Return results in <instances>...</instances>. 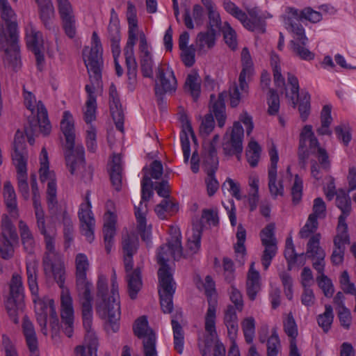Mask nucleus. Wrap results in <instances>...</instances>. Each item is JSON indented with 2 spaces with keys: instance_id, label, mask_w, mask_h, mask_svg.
<instances>
[{
  "instance_id": "nucleus-28",
  "label": "nucleus",
  "mask_w": 356,
  "mask_h": 356,
  "mask_svg": "<svg viewBox=\"0 0 356 356\" xmlns=\"http://www.w3.org/2000/svg\"><path fill=\"white\" fill-rule=\"evenodd\" d=\"M102 86L88 85L85 86L87 93V100L83 110V119L86 124L92 125L91 122L96 120L97 99L95 92Z\"/></svg>"
},
{
  "instance_id": "nucleus-24",
  "label": "nucleus",
  "mask_w": 356,
  "mask_h": 356,
  "mask_svg": "<svg viewBox=\"0 0 356 356\" xmlns=\"http://www.w3.org/2000/svg\"><path fill=\"white\" fill-rule=\"evenodd\" d=\"M0 13L6 24L10 41L16 43L19 35L16 14L8 0H0Z\"/></svg>"
},
{
  "instance_id": "nucleus-9",
  "label": "nucleus",
  "mask_w": 356,
  "mask_h": 356,
  "mask_svg": "<svg viewBox=\"0 0 356 356\" xmlns=\"http://www.w3.org/2000/svg\"><path fill=\"white\" fill-rule=\"evenodd\" d=\"M22 95L26 108L29 109L32 114H36L37 120L29 121L31 129L38 126L40 132L43 135H49L51 131V125L48 118L47 110L44 105L41 101H37L35 95L28 91L25 86H23Z\"/></svg>"
},
{
  "instance_id": "nucleus-39",
  "label": "nucleus",
  "mask_w": 356,
  "mask_h": 356,
  "mask_svg": "<svg viewBox=\"0 0 356 356\" xmlns=\"http://www.w3.org/2000/svg\"><path fill=\"white\" fill-rule=\"evenodd\" d=\"M122 158L120 154H114L111 164L110 178L113 187L118 191H120L122 188Z\"/></svg>"
},
{
  "instance_id": "nucleus-43",
  "label": "nucleus",
  "mask_w": 356,
  "mask_h": 356,
  "mask_svg": "<svg viewBox=\"0 0 356 356\" xmlns=\"http://www.w3.org/2000/svg\"><path fill=\"white\" fill-rule=\"evenodd\" d=\"M189 136H191L194 142H195L196 138L192 127L189 122H186L184 126L183 130L180 134L181 149L183 151L184 159L185 162L188 161L191 155Z\"/></svg>"
},
{
  "instance_id": "nucleus-18",
  "label": "nucleus",
  "mask_w": 356,
  "mask_h": 356,
  "mask_svg": "<svg viewBox=\"0 0 356 356\" xmlns=\"http://www.w3.org/2000/svg\"><path fill=\"white\" fill-rule=\"evenodd\" d=\"M155 94L161 97L165 93L175 92L177 86L172 69L166 63H161L156 69Z\"/></svg>"
},
{
  "instance_id": "nucleus-62",
  "label": "nucleus",
  "mask_w": 356,
  "mask_h": 356,
  "mask_svg": "<svg viewBox=\"0 0 356 356\" xmlns=\"http://www.w3.org/2000/svg\"><path fill=\"white\" fill-rule=\"evenodd\" d=\"M303 194V181L298 175H296L294 181L291 188V195L292 202L294 205L298 204L302 197Z\"/></svg>"
},
{
  "instance_id": "nucleus-38",
  "label": "nucleus",
  "mask_w": 356,
  "mask_h": 356,
  "mask_svg": "<svg viewBox=\"0 0 356 356\" xmlns=\"http://www.w3.org/2000/svg\"><path fill=\"white\" fill-rule=\"evenodd\" d=\"M218 160L216 158L213 159V163H204V170L207 172L205 183L207 185V191L209 196H213L219 188V183L216 179L215 172L218 169Z\"/></svg>"
},
{
  "instance_id": "nucleus-63",
  "label": "nucleus",
  "mask_w": 356,
  "mask_h": 356,
  "mask_svg": "<svg viewBox=\"0 0 356 356\" xmlns=\"http://www.w3.org/2000/svg\"><path fill=\"white\" fill-rule=\"evenodd\" d=\"M225 43L230 49L234 50L237 47V38L235 31L231 27L228 22H225L222 28Z\"/></svg>"
},
{
  "instance_id": "nucleus-16",
  "label": "nucleus",
  "mask_w": 356,
  "mask_h": 356,
  "mask_svg": "<svg viewBox=\"0 0 356 356\" xmlns=\"http://www.w3.org/2000/svg\"><path fill=\"white\" fill-rule=\"evenodd\" d=\"M40 168L39 170L40 179L42 182L48 181L47 190V200L49 209H53L57 204L56 183L55 174L49 170L48 153L43 147L40 155Z\"/></svg>"
},
{
  "instance_id": "nucleus-11",
  "label": "nucleus",
  "mask_w": 356,
  "mask_h": 356,
  "mask_svg": "<svg viewBox=\"0 0 356 356\" xmlns=\"http://www.w3.org/2000/svg\"><path fill=\"white\" fill-rule=\"evenodd\" d=\"M35 303V312L38 324L41 327V331L44 335L47 334V316L49 315L50 325L53 331L59 330V321L56 311L54 301L48 297L33 299Z\"/></svg>"
},
{
  "instance_id": "nucleus-3",
  "label": "nucleus",
  "mask_w": 356,
  "mask_h": 356,
  "mask_svg": "<svg viewBox=\"0 0 356 356\" xmlns=\"http://www.w3.org/2000/svg\"><path fill=\"white\" fill-rule=\"evenodd\" d=\"M43 266L46 274L51 273L59 287L60 293V316L63 325V332L71 337L74 330V307L70 290L65 286V270L61 258L49 260L43 259Z\"/></svg>"
},
{
  "instance_id": "nucleus-13",
  "label": "nucleus",
  "mask_w": 356,
  "mask_h": 356,
  "mask_svg": "<svg viewBox=\"0 0 356 356\" xmlns=\"http://www.w3.org/2000/svg\"><path fill=\"white\" fill-rule=\"evenodd\" d=\"M141 201L138 207H135V216L137 220V229L143 240L149 238V232L146 226L145 213L147 204L143 205V202H147L153 195L152 181L147 175H144L141 181Z\"/></svg>"
},
{
  "instance_id": "nucleus-26",
  "label": "nucleus",
  "mask_w": 356,
  "mask_h": 356,
  "mask_svg": "<svg viewBox=\"0 0 356 356\" xmlns=\"http://www.w3.org/2000/svg\"><path fill=\"white\" fill-rule=\"evenodd\" d=\"M103 236L105 250L109 254L114 245V237L116 234L117 214L108 211L103 217Z\"/></svg>"
},
{
  "instance_id": "nucleus-47",
  "label": "nucleus",
  "mask_w": 356,
  "mask_h": 356,
  "mask_svg": "<svg viewBox=\"0 0 356 356\" xmlns=\"http://www.w3.org/2000/svg\"><path fill=\"white\" fill-rule=\"evenodd\" d=\"M127 67V88L134 91L137 86L138 64L136 57H124Z\"/></svg>"
},
{
  "instance_id": "nucleus-6",
  "label": "nucleus",
  "mask_w": 356,
  "mask_h": 356,
  "mask_svg": "<svg viewBox=\"0 0 356 356\" xmlns=\"http://www.w3.org/2000/svg\"><path fill=\"white\" fill-rule=\"evenodd\" d=\"M309 150L316 156L321 168L325 170L330 168V163L327 151L319 146V143L314 136L312 125H305L300 135L298 156L303 167L309 158Z\"/></svg>"
},
{
  "instance_id": "nucleus-49",
  "label": "nucleus",
  "mask_w": 356,
  "mask_h": 356,
  "mask_svg": "<svg viewBox=\"0 0 356 356\" xmlns=\"http://www.w3.org/2000/svg\"><path fill=\"white\" fill-rule=\"evenodd\" d=\"M216 32L208 29L197 35L196 44L200 50L207 51L212 48L216 43Z\"/></svg>"
},
{
  "instance_id": "nucleus-23",
  "label": "nucleus",
  "mask_w": 356,
  "mask_h": 356,
  "mask_svg": "<svg viewBox=\"0 0 356 356\" xmlns=\"http://www.w3.org/2000/svg\"><path fill=\"white\" fill-rule=\"evenodd\" d=\"M139 62L142 74L144 77H153L154 60L151 51V47L147 42L144 32L139 34Z\"/></svg>"
},
{
  "instance_id": "nucleus-4",
  "label": "nucleus",
  "mask_w": 356,
  "mask_h": 356,
  "mask_svg": "<svg viewBox=\"0 0 356 356\" xmlns=\"http://www.w3.org/2000/svg\"><path fill=\"white\" fill-rule=\"evenodd\" d=\"M76 286L78 297L81 305L83 325L90 328L92 325V283L87 279V271L90 263L87 256L79 253L75 257Z\"/></svg>"
},
{
  "instance_id": "nucleus-14",
  "label": "nucleus",
  "mask_w": 356,
  "mask_h": 356,
  "mask_svg": "<svg viewBox=\"0 0 356 356\" xmlns=\"http://www.w3.org/2000/svg\"><path fill=\"white\" fill-rule=\"evenodd\" d=\"M204 287L208 300V308L204 317V328L205 331L213 338L216 335V320L218 300L215 282L211 276L207 275L205 277Z\"/></svg>"
},
{
  "instance_id": "nucleus-20",
  "label": "nucleus",
  "mask_w": 356,
  "mask_h": 356,
  "mask_svg": "<svg viewBox=\"0 0 356 356\" xmlns=\"http://www.w3.org/2000/svg\"><path fill=\"white\" fill-rule=\"evenodd\" d=\"M127 18L128 22V38L124 48V57H135L134 47L139 34L142 31H138V19L135 6L131 2H127Z\"/></svg>"
},
{
  "instance_id": "nucleus-31",
  "label": "nucleus",
  "mask_w": 356,
  "mask_h": 356,
  "mask_svg": "<svg viewBox=\"0 0 356 356\" xmlns=\"http://www.w3.org/2000/svg\"><path fill=\"white\" fill-rule=\"evenodd\" d=\"M86 334L84 339V344L77 346L75 349L76 356H97V339L95 333L90 328L84 327Z\"/></svg>"
},
{
  "instance_id": "nucleus-27",
  "label": "nucleus",
  "mask_w": 356,
  "mask_h": 356,
  "mask_svg": "<svg viewBox=\"0 0 356 356\" xmlns=\"http://www.w3.org/2000/svg\"><path fill=\"white\" fill-rule=\"evenodd\" d=\"M110 111L116 129L124 131V114L121 108L120 98L115 86L112 84L109 88Z\"/></svg>"
},
{
  "instance_id": "nucleus-34",
  "label": "nucleus",
  "mask_w": 356,
  "mask_h": 356,
  "mask_svg": "<svg viewBox=\"0 0 356 356\" xmlns=\"http://www.w3.org/2000/svg\"><path fill=\"white\" fill-rule=\"evenodd\" d=\"M349 243V237L347 229L338 230L334 239V249L331 255L333 264L339 265L342 263L344 257L345 245Z\"/></svg>"
},
{
  "instance_id": "nucleus-35",
  "label": "nucleus",
  "mask_w": 356,
  "mask_h": 356,
  "mask_svg": "<svg viewBox=\"0 0 356 356\" xmlns=\"http://www.w3.org/2000/svg\"><path fill=\"white\" fill-rule=\"evenodd\" d=\"M202 228L203 224L200 221L193 222L192 229L188 233L186 256L193 255L200 250Z\"/></svg>"
},
{
  "instance_id": "nucleus-45",
  "label": "nucleus",
  "mask_w": 356,
  "mask_h": 356,
  "mask_svg": "<svg viewBox=\"0 0 356 356\" xmlns=\"http://www.w3.org/2000/svg\"><path fill=\"white\" fill-rule=\"evenodd\" d=\"M179 209L178 204L170 199H163L160 204L156 206L155 212L160 219H166L175 214Z\"/></svg>"
},
{
  "instance_id": "nucleus-54",
  "label": "nucleus",
  "mask_w": 356,
  "mask_h": 356,
  "mask_svg": "<svg viewBox=\"0 0 356 356\" xmlns=\"http://www.w3.org/2000/svg\"><path fill=\"white\" fill-rule=\"evenodd\" d=\"M10 42L13 44V49H3L5 57L3 61L5 64L10 65L13 70H17L21 65V59L19 51L15 47V43Z\"/></svg>"
},
{
  "instance_id": "nucleus-21",
  "label": "nucleus",
  "mask_w": 356,
  "mask_h": 356,
  "mask_svg": "<svg viewBox=\"0 0 356 356\" xmlns=\"http://www.w3.org/2000/svg\"><path fill=\"white\" fill-rule=\"evenodd\" d=\"M134 254H124V264L126 272L128 292L129 297L133 300L136 298L137 294L143 286L140 269L139 268L133 269Z\"/></svg>"
},
{
  "instance_id": "nucleus-44",
  "label": "nucleus",
  "mask_w": 356,
  "mask_h": 356,
  "mask_svg": "<svg viewBox=\"0 0 356 356\" xmlns=\"http://www.w3.org/2000/svg\"><path fill=\"white\" fill-rule=\"evenodd\" d=\"M38 262L33 259L26 262V275L29 289L33 296L38 294Z\"/></svg>"
},
{
  "instance_id": "nucleus-56",
  "label": "nucleus",
  "mask_w": 356,
  "mask_h": 356,
  "mask_svg": "<svg viewBox=\"0 0 356 356\" xmlns=\"http://www.w3.org/2000/svg\"><path fill=\"white\" fill-rule=\"evenodd\" d=\"M108 38L111 40H120V21L113 8L111 10L110 22L108 26Z\"/></svg>"
},
{
  "instance_id": "nucleus-29",
  "label": "nucleus",
  "mask_w": 356,
  "mask_h": 356,
  "mask_svg": "<svg viewBox=\"0 0 356 356\" xmlns=\"http://www.w3.org/2000/svg\"><path fill=\"white\" fill-rule=\"evenodd\" d=\"M336 195V204L341 211V214L339 217L337 229L345 230L347 229L346 219L351 211V200L348 193L343 190L337 191Z\"/></svg>"
},
{
  "instance_id": "nucleus-33",
  "label": "nucleus",
  "mask_w": 356,
  "mask_h": 356,
  "mask_svg": "<svg viewBox=\"0 0 356 356\" xmlns=\"http://www.w3.org/2000/svg\"><path fill=\"white\" fill-rule=\"evenodd\" d=\"M22 326L23 334L30 352V356H40L38 342L33 324L26 316H24Z\"/></svg>"
},
{
  "instance_id": "nucleus-5",
  "label": "nucleus",
  "mask_w": 356,
  "mask_h": 356,
  "mask_svg": "<svg viewBox=\"0 0 356 356\" xmlns=\"http://www.w3.org/2000/svg\"><path fill=\"white\" fill-rule=\"evenodd\" d=\"M31 190L33 194V207L36 218L37 227L40 233L43 235L45 243V255L43 259L49 258V260L60 258L55 250L56 231L45 225L44 213L40 201V193L37 181L34 175L31 176Z\"/></svg>"
},
{
  "instance_id": "nucleus-55",
  "label": "nucleus",
  "mask_w": 356,
  "mask_h": 356,
  "mask_svg": "<svg viewBox=\"0 0 356 356\" xmlns=\"http://www.w3.org/2000/svg\"><path fill=\"white\" fill-rule=\"evenodd\" d=\"M334 315L332 306L326 305L325 306V312L317 316L318 325L323 329L325 332H327L333 322Z\"/></svg>"
},
{
  "instance_id": "nucleus-1",
  "label": "nucleus",
  "mask_w": 356,
  "mask_h": 356,
  "mask_svg": "<svg viewBox=\"0 0 356 356\" xmlns=\"http://www.w3.org/2000/svg\"><path fill=\"white\" fill-rule=\"evenodd\" d=\"M183 257L181 235L176 232L164 245L160 247L157 254V261L161 266L158 270L159 294L162 311L169 314L173 309L172 297L176 284L168 265L170 257L179 260Z\"/></svg>"
},
{
  "instance_id": "nucleus-48",
  "label": "nucleus",
  "mask_w": 356,
  "mask_h": 356,
  "mask_svg": "<svg viewBox=\"0 0 356 356\" xmlns=\"http://www.w3.org/2000/svg\"><path fill=\"white\" fill-rule=\"evenodd\" d=\"M12 157L17 169V175L27 174V154L24 149L19 150L16 146V138L15 139V150Z\"/></svg>"
},
{
  "instance_id": "nucleus-8",
  "label": "nucleus",
  "mask_w": 356,
  "mask_h": 356,
  "mask_svg": "<svg viewBox=\"0 0 356 356\" xmlns=\"http://www.w3.org/2000/svg\"><path fill=\"white\" fill-rule=\"evenodd\" d=\"M241 64L242 70L238 76V85H234L229 90L232 107L237 106L243 95L248 94L249 90L248 82L254 73L253 62L246 47H244L241 51Z\"/></svg>"
},
{
  "instance_id": "nucleus-60",
  "label": "nucleus",
  "mask_w": 356,
  "mask_h": 356,
  "mask_svg": "<svg viewBox=\"0 0 356 356\" xmlns=\"http://www.w3.org/2000/svg\"><path fill=\"white\" fill-rule=\"evenodd\" d=\"M241 327L245 341L248 343H252L255 334L254 318L252 316L245 318L241 322Z\"/></svg>"
},
{
  "instance_id": "nucleus-30",
  "label": "nucleus",
  "mask_w": 356,
  "mask_h": 356,
  "mask_svg": "<svg viewBox=\"0 0 356 356\" xmlns=\"http://www.w3.org/2000/svg\"><path fill=\"white\" fill-rule=\"evenodd\" d=\"M254 265L255 262H251L246 279V293L250 300H254L257 293L261 289L260 274L259 271L254 268Z\"/></svg>"
},
{
  "instance_id": "nucleus-41",
  "label": "nucleus",
  "mask_w": 356,
  "mask_h": 356,
  "mask_svg": "<svg viewBox=\"0 0 356 356\" xmlns=\"http://www.w3.org/2000/svg\"><path fill=\"white\" fill-rule=\"evenodd\" d=\"M39 9L40 18L46 28L50 29L54 17V7L51 0H35Z\"/></svg>"
},
{
  "instance_id": "nucleus-17",
  "label": "nucleus",
  "mask_w": 356,
  "mask_h": 356,
  "mask_svg": "<svg viewBox=\"0 0 356 356\" xmlns=\"http://www.w3.org/2000/svg\"><path fill=\"white\" fill-rule=\"evenodd\" d=\"M133 329L135 335L143 339L144 356H157L156 334L149 327L147 318L143 316L136 319Z\"/></svg>"
},
{
  "instance_id": "nucleus-46",
  "label": "nucleus",
  "mask_w": 356,
  "mask_h": 356,
  "mask_svg": "<svg viewBox=\"0 0 356 356\" xmlns=\"http://www.w3.org/2000/svg\"><path fill=\"white\" fill-rule=\"evenodd\" d=\"M321 235L315 234L312 236L307 244L306 256L312 260L317 257H325L324 250L320 246Z\"/></svg>"
},
{
  "instance_id": "nucleus-59",
  "label": "nucleus",
  "mask_w": 356,
  "mask_h": 356,
  "mask_svg": "<svg viewBox=\"0 0 356 356\" xmlns=\"http://www.w3.org/2000/svg\"><path fill=\"white\" fill-rule=\"evenodd\" d=\"M284 330L286 334L290 338V341H296L298 334V326L293 316L292 313H289L286 319L283 321Z\"/></svg>"
},
{
  "instance_id": "nucleus-37",
  "label": "nucleus",
  "mask_w": 356,
  "mask_h": 356,
  "mask_svg": "<svg viewBox=\"0 0 356 356\" xmlns=\"http://www.w3.org/2000/svg\"><path fill=\"white\" fill-rule=\"evenodd\" d=\"M24 31L26 44L31 51L43 49L42 34L37 30L32 22L26 24Z\"/></svg>"
},
{
  "instance_id": "nucleus-57",
  "label": "nucleus",
  "mask_w": 356,
  "mask_h": 356,
  "mask_svg": "<svg viewBox=\"0 0 356 356\" xmlns=\"http://www.w3.org/2000/svg\"><path fill=\"white\" fill-rule=\"evenodd\" d=\"M267 356H277L281 350V343L277 330L273 328L271 335L266 341Z\"/></svg>"
},
{
  "instance_id": "nucleus-32",
  "label": "nucleus",
  "mask_w": 356,
  "mask_h": 356,
  "mask_svg": "<svg viewBox=\"0 0 356 356\" xmlns=\"http://www.w3.org/2000/svg\"><path fill=\"white\" fill-rule=\"evenodd\" d=\"M22 326L23 334L30 352V356H40L38 342L33 324L26 316H24Z\"/></svg>"
},
{
  "instance_id": "nucleus-40",
  "label": "nucleus",
  "mask_w": 356,
  "mask_h": 356,
  "mask_svg": "<svg viewBox=\"0 0 356 356\" xmlns=\"http://www.w3.org/2000/svg\"><path fill=\"white\" fill-rule=\"evenodd\" d=\"M18 227L24 250L29 254L33 253L35 241L31 229L23 220H19Z\"/></svg>"
},
{
  "instance_id": "nucleus-58",
  "label": "nucleus",
  "mask_w": 356,
  "mask_h": 356,
  "mask_svg": "<svg viewBox=\"0 0 356 356\" xmlns=\"http://www.w3.org/2000/svg\"><path fill=\"white\" fill-rule=\"evenodd\" d=\"M261 153V147L254 140L249 143L246 152V157L248 162L251 167H256L259 163Z\"/></svg>"
},
{
  "instance_id": "nucleus-51",
  "label": "nucleus",
  "mask_w": 356,
  "mask_h": 356,
  "mask_svg": "<svg viewBox=\"0 0 356 356\" xmlns=\"http://www.w3.org/2000/svg\"><path fill=\"white\" fill-rule=\"evenodd\" d=\"M201 80L196 73L189 74L186 79L185 90L188 92L194 100H197L200 94Z\"/></svg>"
},
{
  "instance_id": "nucleus-53",
  "label": "nucleus",
  "mask_w": 356,
  "mask_h": 356,
  "mask_svg": "<svg viewBox=\"0 0 356 356\" xmlns=\"http://www.w3.org/2000/svg\"><path fill=\"white\" fill-rule=\"evenodd\" d=\"M138 238L135 233L123 234L122 239L123 254H135L138 247Z\"/></svg>"
},
{
  "instance_id": "nucleus-52",
  "label": "nucleus",
  "mask_w": 356,
  "mask_h": 356,
  "mask_svg": "<svg viewBox=\"0 0 356 356\" xmlns=\"http://www.w3.org/2000/svg\"><path fill=\"white\" fill-rule=\"evenodd\" d=\"M171 324L173 330L174 348L179 354H181L184 350V334L181 325L178 321L172 319Z\"/></svg>"
},
{
  "instance_id": "nucleus-12",
  "label": "nucleus",
  "mask_w": 356,
  "mask_h": 356,
  "mask_svg": "<svg viewBox=\"0 0 356 356\" xmlns=\"http://www.w3.org/2000/svg\"><path fill=\"white\" fill-rule=\"evenodd\" d=\"M60 129L65 138L66 147L69 152L65 154L67 165L68 166L70 173L74 175L78 167V161L74 160L73 155L75 142L74 118L71 113L68 111L63 112V118L60 121Z\"/></svg>"
},
{
  "instance_id": "nucleus-61",
  "label": "nucleus",
  "mask_w": 356,
  "mask_h": 356,
  "mask_svg": "<svg viewBox=\"0 0 356 356\" xmlns=\"http://www.w3.org/2000/svg\"><path fill=\"white\" fill-rule=\"evenodd\" d=\"M310 95L307 92L302 91L298 104V111L300 118L302 121H306L310 113Z\"/></svg>"
},
{
  "instance_id": "nucleus-22",
  "label": "nucleus",
  "mask_w": 356,
  "mask_h": 356,
  "mask_svg": "<svg viewBox=\"0 0 356 356\" xmlns=\"http://www.w3.org/2000/svg\"><path fill=\"white\" fill-rule=\"evenodd\" d=\"M270 165L268 171V188L272 197L275 199L278 195H284V186L282 181L277 182V165L279 160L278 152L275 145L272 143L269 149Z\"/></svg>"
},
{
  "instance_id": "nucleus-36",
  "label": "nucleus",
  "mask_w": 356,
  "mask_h": 356,
  "mask_svg": "<svg viewBox=\"0 0 356 356\" xmlns=\"http://www.w3.org/2000/svg\"><path fill=\"white\" fill-rule=\"evenodd\" d=\"M4 204L10 216L17 219L19 214L17 206V195L10 181H6L3 188Z\"/></svg>"
},
{
  "instance_id": "nucleus-25",
  "label": "nucleus",
  "mask_w": 356,
  "mask_h": 356,
  "mask_svg": "<svg viewBox=\"0 0 356 356\" xmlns=\"http://www.w3.org/2000/svg\"><path fill=\"white\" fill-rule=\"evenodd\" d=\"M244 130L239 122L233 124L230 140L223 144V150L226 154H236L238 159L243 151V138Z\"/></svg>"
},
{
  "instance_id": "nucleus-10",
  "label": "nucleus",
  "mask_w": 356,
  "mask_h": 356,
  "mask_svg": "<svg viewBox=\"0 0 356 356\" xmlns=\"http://www.w3.org/2000/svg\"><path fill=\"white\" fill-rule=\"evenodd\" d=\"M223 7L228 13L238 19L245 29L252 31H258L261 33H264L266 26L264 18L272 17V15L269 14L267 15V16H259L258 11L256 8L248 10V17L245 12L230 1H225L223 3Z\"/></svg>"
},
{
  "instance_id": "nucleus-7",
  "label": "nucleus",
  "mask_w": 356,
  "mask_h": 356,
  "mask_svg": "<svg viewBox=\"0 0 356 356\" xmlns=\"http://www.w3.org/2000/svg\"><path fill=\"white\" fill-rule=\"evenodd\" d=\"M103 48L96 31L92 35V46L83 51L85 65L89 74L90 83L88 85L102 86V69L103 67Z\"/></svg>"
},
{
  "instance_id": "nucleus-15",
  "label": "nucleus",
  "mask_w": 356,
  "mask_h": 356,
  "mask_svg": "<svg viewBox=\"0 0 356 356\" xmlns=\"http://www.w3.org/2000/svg\"><path fill=\"white\" fill-rule=\"evenodd\" d=\"M24 299V286L22 278L17 273H14L10 282L9 297L6 302V308L10 318L15 323H18V310L22 307Z\"/></svg>"
},
{
  "instance_id": "nucleus-42",
  "label": "nucleus",
  "mask_w": 356,
  "mask_h": 356,
  "mask_svg": "<svg viewBox=\"0 0 356 356\" xmlns=\"http://www.w3.org/2000/svg\"><path fill=\"white\" fill-rule=\"evenodd\" d=\"M236 310L237 309L234 306L229 305L225 312L224 322L227 326L228 334L231 340L235 339L238 327Z\"/></svg>"
},
{
  "instance_id": "nucleus-19",
  "label": "nucleus",
  "mask_w": 356,
  "mask_h": 356,
  "mask_svg": "<svg viewBox=\"0 0 356 356\" xmlns=\"http://www.w3.org/2000/svg\"><path fill=\"white\" fill-rule=\"evenodd\" d=\"M78 217L80 222V232L89 243L95 239V219L92 211V204L90 201V193L88 191L85 201L79 208Z\"/></svg>"
},
{
  "instance_id": "nucleus-2",
  "label": "nucleus",
  "mask_w": 356,
  "mask_h": 356,
  "mask_svg": "<svg viewBox=\"0 0 356 356\" xmlns=\"http://www.w3.org/2000/svg\"><path fill=\"white\" fill-rule=\"evenodd\" d=\"M96 312L98 316L107 320L113 332L119 330L118 321L120 318V295L115 271L113 270L111 278V289L108 291L107 279L99 275L97 283Z\"/></svg>"
},
{
  "instance_id": "nucleus-50",
  "label": "nucleus",
  "mask_w": 356,
  "mask_h": 356,
  "mask_svg": "<svg viewBox=\"0 0 356 356\" xmlns=\"http://www.w3.org/2000/svg\"><path fill=\"white\" fill-rule=\"evenodd\" d=\"M332 107L330 105H325L323 107L321 113V127L316 130L318 135H329L332 134L330 126L332 122L331 116Z\"/></svg>"
},
{
  "instance_id": "nucleus-64",
  "label": "nucleus",
  "mask_w": 356,
  "mask_h": 356,
  "mask_svg": "<svg viewBox=\"0 0 356 356\" xmlns=\"http://www.w3.org/2000/svg\"><path fill=\"white\" fill-rule=\"evenodd\" d=\"M291 44L293 52L301 59L311 60L314 58V54L306 48L305 45H303L301 42L291 40Z\"/></svg>"
}]
</instances>
